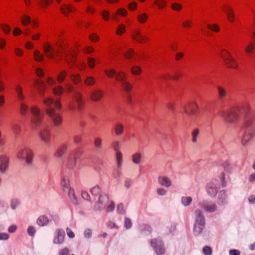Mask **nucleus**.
I'll return each instance as SVG.
<instances>
[{"mask_svg": "<svg viewBox=\"0 0 255 255\" xmlns=\"http://www.w3.org/2000/svg\"><path fill=\"white\" fill-rule=\"evenodd\" d=\"M218 98L221 101H223L227 96V92L226 90L221 86L217 87Z\"/></svg>", "mask_w": 255, "mask_h": 255, "instance_id": "27", "label": "nucleus"}, {"mask_svg": "<svg viewBox=\"0 0 255 255\" xmlns=\"http://www.w3.org/2000/svg\"><path fill=\"white\" fill-rule=\"evenodd\" d=\"M222 10L227 15L228 20L231 23L235 20V14L233 7L227 3L223 4L221 7Z\"/></svg>", "mask_w": 255, "mask_h": 255, "instance_id": "14", "label": "nucleus"}, {"mask_svg": "<svg viewBox=\"0 0 255 255\" xmlns=\"http://www.w3.org/2000/svg\"><path fill=\"white\" fill-rule=\"evenodd\" d=\"M65 237V232L63 230L60 229L56 230L55 235L53 240L54 244H59L64 242Z\"/></svg>", "mask_w": 255, "mask_h": 255, "instance_id": "22", "label": "nucleus"}, {"mask_svg": "<svg viewBox=\"0 0 255 255\" xmlns=\"http://www.w3.org/2000/svg\"><path fill=\"white\" fill-rule=\"evenodd\" d=\"M84 83L87 86H92L96 83L95 78L92 76H88L84 80Z\"/></svg>", "mask_w": 255, "mask_h": 255, "instance_id": "39", "label": "nucleus"}, {"mask_svg": "<svg viewBox=\"0 0 255 255\" xmlns=\"http://www.w3.org/2000/svg\"><path fill=\"white\" fill-rule=\"evenodd\" d=\"M41 140L46 144H49L51 141V134L47 129H43L39 133Z\"/></svg>", "mask_w": 255, "mask_h": 255, "instance_id": "20", "label": "nucleus"}, {"mask_svg": "<svg viewBox=\"0 0 255 255\" xmlns=\"http://www.w3.org/2000/svg\"><path fill=\"white\" fill-rule=\"evenodd\" d=\"M158 182L160 185L167 188L170 187L172 183L171 179L165 175L159 176L158 178Z\"/></svg>", "mask_w": 255, "mask_h": 255, "instance_id": "23", "label": "nucleus"}, {"mask_svg": "<svg viewBox=\"0 0 255 255\" xmlns=\"http://www.w3.org/2000/svg\"><path fill=\"white\" fill-rule=\"evenodd\" d=\"M67 72L66 70H62L58 74V76H57V81L59 83H61L62 82L66 76H67Z\"/></svg>", "mask_w": 255, "mask_h": 255, "instance_id": "48", "label": "nucleus"}, {"mask_svg": "<svg viewBox=\"0 0 255 255\" xmlns=\"http://www.w3.org/2000/svg\"><path fill=\"white\" fill-rule=\"evenodd\" d=\"M0 27L3 32L6 34H8L11 30L10 26L6 24H0Z\"/></svg>", "mask_w": 255, "mask_h": 255, "instance_id": "54", "label": "nucleus"}, {"mask_svg": "<svg viewBox=\"0 0 255 255\" xmlns=\"http://www.w3.org/2000/svg\"><path fill=\"white\" fill-rule=\"evenodd\" d=\"M34 86L38 90L40 95H43V90L45 89V84L43 81L41 80H36Z\"/></svg>", "mask_w": 255, "mask_h": 255, "instance_id": "26", "label": "nucleus"}, {"mask_svg": "<svg viewBox=\"0 0 255 255\" xmlns=\"http://www.w3.org/2000/svg\"><path fill=\"white\" fill-rule=\"evenodd\" d=\"M203 253L205 255H211L212 253L211 248L208 246H205L203 249Z\"/></svg>", "mask_w": 255, "mask_h": 255, "instance_id": "64", "label": "nucleus"}, {"mask_svg": "<svg viewBox=\"0 0 255 255\" xmlns=\"http://www.w3.org/2000/svg\"><path fill=\"white\" fill-rule=\"evenodd\" d=\"M72 98L74 101H70L67 105L69 110L75 111L77 108L79 111L82 110L85 104L82 100V95L78 92H75L72 96Z\"/></svg>", "mask_w": 255, "mask_h": 255, "instance_id": "6", "label": "nucleus"}, {"mask_svg": "<svg viewBox=\"0 0 255 255\" xmlns=\"http://www.w3.org/2000/svg\"><path fill=\"white\" fill-rule=\"evenodd\" d=\"M103 140L101 137H96L94 139V146L98 148H101L102 147Z\"/></svg>", "mask_w": 255, "mask_h": 255, "instance_id": "53", "label": "nucleus"}, {"mask_svg": "<svg viewBox=\"0 0 255 255\" xmlns=\"http://www.w3.org/2000/svg\"><path fill=\"white\" fill-rule=\"evenodd\" d=\"M67 191L68 192V195H69L70 198L73 201L76 200V197L75 195V192H74V190L73 189L69 188L68 189L66 190V191Z\"/></svg>", "mask_w": 255, "mask_h": 255, "instance_id": "58", "label": "nucleus"}, {"mask_svg": "<svg viewBox=\"0 0 255 255\" xmlns=\"http://www.w3.org/2000/svg\"><path fill=\"white\" fill-rule=\"evenodd\" d=\"M49 222L47 217L44 215L40 216L37 220V224L40 226L46 225Z\"/></svg>", "mask_w": 255, "mask_h": 255, "instance_id": "37", "label": "nucleus"}, {"mask_svg": "<svg viewBox=\"0 0 255 255\" xmlns=\"http://www.w3.org/2000/svg\"><path fill=\"white\" fill-rule=\"evenodd\" d=\"M9 159L5 155L0 156V171L3 172L7 168L8 165Z\"/></svg>", "mask_w": 255, "mask_h": 255, "instance_id": "25", "label": "nucleus"}, {"mask_svg": "<svg viewBox=\"0 0 255 255\" xmlns=\"http://www.w3.org/2000/svg\"><path fill=\"white\" fill-rule=\"evenodd\" d=\"M16 156L18 159L24 160L27 164H29L32 161L33 153L31 149L25 147L19 150Z\"/></svg>", "mask_w": 255, "mask_h": 255, "instance_id": "9", "label": "nucleus"}, {"mask_svg": "<svg viewBox=\"0 0 255 255\" xmlns=\"http://www.w3.org/2000/svg\"><path fill=\"white\" fill-rule=\"evenodd\" d=\"M137 7V3L135 1H132L128 4V9L130 11H134Z\"/></svg>", "mask_w": 255, "mask_h": 255, "instance_id": "61", "label": "nucleus"}, {"mask_svg": "<svg viewBox=\"0 0 255 255\" xmlns=\"http://www.w3.org/2000/svg\"><path fill=\"white\" fill-rule=\"evenodd\" d=\"M34 60L37 62H42L43 61L44 56L43 54L40 53L38 50H35L34 51Z\"/></svg>", "mask_w": 255, "mask_h": 255, "instance_id": "38", "label": "nucleus"}, {"mask_svg": "<svg viewBox=\"0 0 255 255\" xmlns=\"http://www.w3.org/2000/svg\"><path fill=\"white\" fill-rule=\"evenodd\" d=\"M30 112L31 114L30 121L32 127L34 128H39L43 122L44 117L43 113L38 107L35 106H33L30 108Z\"/></svg>", "mask_w": 255, "mask_h": 255, "instance_id": "5", "label": "nucleus"}, {"mask_svg": "<svg viewBox=\"0 0 255 255\" xmlns=\"http://www.w3.org/2000/svg\"><path fill=\"white\" fill-rule=\"evenodd\" d=\"M104 97V91L102 90L96 89L93 91L90 96L91 100L93 102H98Z\"/></svg>", "mask_w": 255, "mask_h": 255, "instance_id": "21", "label": "nucleus"}, {"mask_svg": "<svg viewBox=\"0 0 255 255\" xmlns=\"http://www.w3.org/2000/svg\"><path fill=\"white\" fill-rule=\"evenodd\" d=\"M207 27L208 29L215 32H218L220 30V27L216 23L208 24Z\"/></svg>", "mask_w": 255, "mask_h": 255, "instance_id": "47", "label": "nucleus"}, {"mask_svg": "<svg viewBox=\"0 0 255 255\" xmlns=\"http://www.w3.org/2000/svg\"><path fill=\"white\" fill-rule=\"evenodd\" d=\"M182 5L181 4L177 2H173L171 4V8L172 10L179 11L182 9Z\"/></svg>", "mask_w": 255, "mask_h": 255, "instance_id": "52", "label": "nucleus"}, {"mask_svg": "<svg viewBox=\"0 0 255 255\" xmlns=\"http://www.w3.org/2000/svg\"><path fill=\"white\" fill-rule=\"evenodd\" d=\"M132 37L133 39L137 41L139 43H143L145 42L147 37L142 35L139 30H136L133 31Z\"/></svg>", "mask_w": 255, "mask_h": 255, "instance_id": "24", "label": "nucleus"}, {"mask_svg": "<svg viewBox=\"0 0 255 255\" xmlns=\"http://www.w3.org/2000/svg\"><path fill=\"white\" fill-rule=\"evenodd\" d=\"M29 110V107L27 105L24 103L20 104V113L22 116H25Z\"/></svg>", "mask_w": 255, "mask_h": 255, "instance_id": "43", "label": "nucleus"}, {"mask_svg": "<svg viewBox=\"0 0 255 255\" xmlns=\"http://www.w3.org/2000/svg\"><path fill=\"white\" fill-rule=\"evenodd\" d=\"M182 26L186 29H189L192 27L193 25V20L191 17H186L185 18L182 23H181Z\"/></svg>", "mask_w": 255, "mask_h": 255, "instance_id": "35", "label": "nucleus"}, {"mask_svg": "<svg viewBox=\"0 0 255 255\" xmlns=\"http://www.w3.org/2000/svg\"><path fill=\"white\" fill-rule=\"evenodd\" d=\"M104 72L109 78H113L115 76L116 80L121 84L123 89L127 92H129L131 90L132 86L127 82V74L125 72L120 71L117 73L114 69L105 70Z\"/></svg>", "mask_w": 255, "mask_h": 255, "instance_id": "3", "label": "nucleus"}, {"mask_svg": "<svg viewBox=\"0 0 255 255\" xmlns=\"http://www.w3.org/2000/svg\"><path fill=\"white\" fill-rule=\"evenodd\" d=\"M126 25L123 23H121L117 27L116 34L119 35H121L126 32Z\"/></svg>", "mask_w": 255, "mask_h": 255, "instance_id": "45", "label": "nucleus"}, {"mask_svg": "<svg viewBox=\"0 0 255 255\" xmlns=\"http://www.w3.org/2000/svg\"><path fill=\"white\" fill-rule=\"evenodd\" d=\"M11 128L13 132L15 134H19L21 131L20 126L17 124H13Z\"/></svg>", "mask_w": 255, "mask_h": 255, "instance_id": "56", "label": "nucleus"}, {"mask_svg": "<svg viewBox=\"0 0 255 255\" xmlns=\"http://www.w3.org/2000/svg\"><path fill=\"white\" fill-rule=\"evenodd\" d=\"M255 135L254 131L252 129H245L241 139V143L244 147H246L251 141Z\"/></svg>", "mask_w": 255, "mask_h": 255, "instance_id": "13", "label": "nucleus"}, {"mask_svg": "<svg viewBox=\"0 0 255 255\" xmlns=\"http://www.w3.org/2000/svg\"><path fill=\"white\" fill-rule=\"evenodd\" d=\"M152 3L153 4L156 6L159 9H164L167 5L166 0H154Z\"/></svg>", "mask_w": 255, "mask_h": 255, "instance_id": "29", "label": "nucleus"}, {"mask_svg": "<svg viewBox=\"0 0 255 255\" xmlns=\"http://www.w3.org/2000/svg\"><path fill=\"white\" fill-rule=\"evenodd\" d=\"M95 59L93 57H88L87 58V62L89 67L91 69H93L95 66Z\"/></svg>", "mask_w": 255, "mask_h": 255, "instance_id": "55", "label": "nucleus"}, {"mask_svg": "<svg viewBox=\"0 0 255 255\" xmlns=\"http://www.w3.org/2000/svg\"><path fill=\"white\" fill-rule=\"evenodd\" d=\"M141 71V68L138 66H133L131 68V72L132 74L139 75Z\"/></svg>", "mask_w": 255, "mask_h": 255, "instance_id": "49", "label": "nucleus"}, {"mask_svg": "<svg viewBox=\"0 0 255 255\" xmlns=\"http://www.w3.org/2000/svg\"><path fill=\"white\" fill-rule=\"evenodd\" d=\"M243 128L245 129H252L254 131L255 129V117L252 114L246 116L243 124Z\"/></svg>", "mask_w": 255, "mask_h": 255, "instance_id": "16", "label": "nucleus"}, {"mask_svg": "<svg viewBox=\"0 0 255 255\" xmlns=\"http://www.w3.org/2000/svg\"><path fill=\"white\" fill-rule=\"evenodd\" d=\"M43 103L46 107V114L49 116L53 121L55 126H59L62 123V117L58 114H56L53 107L57 110H60L61 109V104L59 100L54 101L51 97L46 98L43 101Z\"/></svg>", "mask_w": 255, "mask_h": 255, "instance_id": "2", "label": "nucleus"}, {"mask_svg": "<svg viewBox=\"0 0 255 255\" xmlns=\"http://www.w3.org/2000/svg\"><path fill=\"white\" fill-rule=\"evenodd\" d=\"M221 56L223 59L225 64L230 68L236 69L238 67V64L232 56L230 52L225 49L221 51Z\"/></svg>", "mask_w": 255, "mask_h": 255, "instance_id": "10", "label": "nucleus"}, {"mask_svg": "<svg viewBox=\"0 0 255 255\" xmlns=\"http://www.w3.org/2000/svg\"><path fill=\"white\" fill-rule=\"evenodd\" d=\"M42 48L47 58L58 61L64 56L69 68L73 69L76 61L77 47H69L66 43H62L59 39L55 45H52L49 42H44Z\"/></svg>", "mask_w": 255, "mask_h": 255, "instance_id": "1", "label": "nucleus"}, {"mask_svg": "<svg viewBox=\"0 0 255 255\" xmlns=\"http://www.w3.org/2000/svg\"><path fill=\"white\" fill-rule=\"evenodd\" d=\"M120 145V142L119 141H114L112 143V144H111L112 147L116 151V153L117 152V151H119Z\"/></svg>", "mask_w": 255, "mask_h": 255, "instance_id": "57", "label": "nucleus"}, {"mask_svg": "<svg viewBox=\"0 0 255 255\" xmlns=\"http://www.w3.org/2000/svg\"><path fill=\"white\" fill-rule=\"evenodd\" d=\"M59 9L61 12L65 16H68L69 14L71 12H74L76 11V7L69 4H63L60 7Z\"/></svg>", "mask_w": 255, "mask_h": 255, "instance_id": "19", "label": "nucleus"}, {"mask_svg": "<svg viewBox=\"0 0 255 255\" xmlns=\"http://www.w3.org/2000/svg\"><path fill=\"white\" fill-rule=\"evenodd\" d=\"M82 153L80 149H76L70 153L67 162L69 168L72 169L75 166L77 160L81 156Z\"/></svg>", "mask_w": 255, "mask_h": 255, "instance_id": "11", "label": "nucleus"}, {"mask_svg": "<svg viewBox=\"0 0 255 255\" xmlns=\"http://www.w3.org/2000/svg\"><path fill=\"white\" fill-rule=\"evenodd\" d=\"M200 134V130L198 128L194 129L192 132V141L193 143L197 142V137Z\"/></svg>", "mask_w": 255, "mask_h": 255, "instance_id": "44", "label": "nucleus"}, {"mask_svg": "<svg viewBox=\"0 0 255 255\" xmlns=\"http://www.w3.org/2000/svg\"><path fill=\"white\" fill-rule=\"evenodd\" d=\"M220 188V184L217 181H212L206 185V190L208 194L211 196H215Z\"/></svg>", "mask_w": 255, "mask_h": 255, "instance_id": "17", "label": "nucleus"}, {"mask_svg": "<svg viewBox=\"0 0 255 255\" xmlns=\"http://www.w3.org/2000/svg\"><path fill=\"white\" fill-rule=\"evenodd\" d=\"M101 15L104 20L108 21L110 17V14L108 11L107 10H103L101 12Z\"/></svg>", "mask_w": 255, "mask_h": 255, "instance_id": "62", "label": "nucleus"}, {"mask_svg": "<svg viewBox=\"0 0 255 255\" xmlns=\"http://www.w3.org/2000/svg\"><path fill=\"white\" fill-rule=\"evenodd\" d=\"M116 160L118 169H121L123 163V155L121 151H117L116 153Z\"/></svg>", "mask_w": 255, "mask_h": 255, "instance_id": "30", "label": "nucleus"}, {"mask_svg": "<svg viewBox=\"0 0 255 255\" xmlns=\"http://www.w3.org/2000/svg\"><path fill=\"white\" fill-rule=\"evenodd\" d=\"M53 94L55 95L60 96L64 92V88L61 86H57L53 89Z\"/></svg>", "mask_w": 255, "mask_h": 255, "instance_id": "51", "label": "nucleus"}, {"mask_svg": "<svg viewBox=\"0 0 255 255\" xmlns=\"http://www.w3.org/2000/svg\"><path fill=\"white\" fill-rule=\"evenodd\" d=\"M142 154L140 152L134 153L131 155V161L135 164H139L141 162Z\"/></svg>", "mask_w": 255, "mask_h": 255, "instance_id": "32", "label": "nucleus"}, {"mask_svg": "<svg viewBox=\"0 0 255 255\" xmlns=\"http://www.w3.org/2000/svg\"><path fill=\"white\" fill-rule=\"evenodd\" d=\"M150 245L154 249L157 255H162L165 253L164 244L161 240L159 239H153L150 241Z\"/></svg>", "mask_w": 255, "mask_h": 255, "instance_id": "12", "label": "nucleus"}, {"mask_svg": "<svg viewBox=\"0 0 255 255\" xmlns=\"http://www.w3.org/2000/svg\"><path fill=\"white\" fill-rule=\"evenodd\" d=\"M70 79L75 84H78L81 81V75L79 74H72L70 75Z\"/></svg>", "mask_w": 255, "mask_h": 255, "instance_id": "46", "label": "nucleus"}, {"mask_svg": "<svg viewBox=\"0 0 255 255\" xmlns=\"http://www.w3.org/2000/svg\"><path fill=\"white\" fill-rule=\"evenodd\" d=\"M52 2L53 0H39L37 3L40 8L43 10L50 5Z\"/></svg>", "mask_w": 255, "mask_h": 255, "instance_id": "34", "label": "nucleus"}, {"mask_svg": "<svg viewBox=\"0 0 255 255\" xmlns=\"http://www.w3.org/2000/svg\"><path fill=\"white\" fill-rule=\"evenodd\" d=\"M226 196H227L224 191H222L220 192L218 195V204L220 205H223L224 203H225Z\"/></svg>", "mask_w": 255, "mask_h": 255, "instance_id": "42", "label": "nucleus"}, {"mask_svg": "<svg viewBox=\"0 0 255 255\" xmlns=\"http://www.w3.org/2000/svg\"><path fill=\"white\" fill-rule=\"evenodd\" d=\"M219 115L226 123L230 124L235 123L239 118V114L235 109L221 111Z\"/></svg>", "mask_w": 255, "mask_h": 255, "instance_id": "7", "label": "nucleus"}, {"mask_svg": "<svg viewBox=\"0 0 255 255\" xmlns=\"http://www.w3.org/2000/svg\"><path fill=\"white\" fill-rule=\"evenodd\" d=\"M109 202V196L105 194H101L94 208L96 210H101L106 208L107 212H112L115 208V204L113 201H111L109 204H108Z\"/></svg>", "mask_w": 255, "mask_h": 255, "instance_id": "4", "label": "nucleus"}, {"mask_svg": "<svg viewBox=\"0 0 255 255\" xmlns=\"http://www.w3.org/2000/svg\"><path fill=\"white\" fill-rule=\"evenodd\" d=\"M192 201V198L191 197H183L181 199L182 204L187 206L189 205Z\"/></svg>", "mask_w": 255, "mask_h": 255, "instance_id": "50", "label": "nucleus"}, {"mask_svg": "<svg viewBox=\"0 0 255 255\" xmlns=\"http://www.w3.org/2000/svg\"><path fill=\"white\" fill-rule=\"evenodd\" d=\"M68 148L66 144H63L60 146L55 153V155L57 157H61L63 156L67 151Z\"/></svg>", "mask_w": 255, "mask_h": 255, "instance_id": "31", "label": "nucleus"}, {"mask_svg": "<svg viewBox=\"0 0 255 255\" xmlns=\"http://www.w3.org/2000/svg\"><path fill=\"white\" fill-rule=\"evenodd\" d=\"M61 186L63 188V190L64 191H66L67 189H68L70 185V181L68 177H64L61 182Z\"/></svg>", "mask_w": 255, "mask_h": 255, "instance_id": "40", "label": "nucleus"}, {"mask_svg": "<svg viewBox=\"0 0 255 255\" xmlns=\"http://www.w3.org/2000/svg\"><path fill=\"white\" fill-rule=\"evenodd\" d=\"M101 191V189L99 186H96L91 188L90 192L93 195H98Z\"/></svg>", "mask_w": 255, "mask_h": 255, "instance_id": "60", "label": "nucleus"}, {"mask_svg": "<svg viewBox=\"0 0 255 255\" xmlns=\"http://www.w3.org/2000/svg\"><path fill=\"white\" fill-rule=\"evenodd\" d=\"M125 128L124 125L121 123H117L114 127V131L115 134L117 136H121L124 133Z\"/></svg>", "mask_w": 255, "mask_h": 255, "instance_id": "28", "label": "nucleus"}, {"mask_svg": "<svg viewBox=\"0 0 255 255\" xmlns=\"http://www.w3.org/2000/svg\"><path fill=\"white\" fill-rule=\"evenodd\" d=\"M148 19V15L147 13L142 12L139 13L137 16V19L140 24L145 23Z\"/></svg>", "mask_w": 255, "mask_h": 255, "instance_id": "36", "label": "nucleus"}, {"mask_svg": "<svg viewBox=\"0 0 255 255\" xmlns=\"http://www.w3.org/2000/svg\"><path fill=\"white\" fill-rule=\"evenodd\" d=\"M254 47V44L253 42H250L245 47V51L247 54H250L252 52Z\"/></svg>", "mask_w": 255, "mask_h": 255, "instance_id": "59", "label": "nucleus"}, {"mask_svg": "<svg viewBox=\"0 0 255 255\" xmlns=\"http://www.w3.org/2000/svg\"><path fill=\"white\" fill-rule=\"evenodd\" d=\"M195 222L194 228V233L196 235L200 234L205 226L204 217L201 211L197 209L195 211Z\"/></svg>", "mask_w": 255, "mask_h": 255, "instance_id": "8", "label": "nucleus"}, {"mask_svg": "<svg viewBox=\"0 0 255 255\" xmlns=\"http://www.w3.org/2000/svg\"><path fill=\"white\" fill-rule=\"evenodd\" d=\"M15 91L17 95V98L20 101H23L25 96L23 94L22 87L20 85H17L15 87Z\"/></svg>", "mask_w": 255, "mask_h": 255, "instance_id": "33", "label": "nucleus"}, {"mask_svg": "<svg viewBox=\"0 0 255 255\" xmlns=\"http://www.w3.org/2000/svg\"><path fill=\"white\" fill-rule=\"evenodd\" d=\"M185 113L188 116H193L196 114L198 106L196 102H189L184 108Z\"/></svg>", "mask_w": 255, "mask_h": 255, "instance_id": "15", "label": "nucleus"}, {"mask_svg": "<svg viewBox=\"0 0 255 255\" xmlns=\"http://www.w3.org/2000/svg\"><path fill=\"white\" fill-rule=\"evenodd\" d=\"M31 22V18L26 14H23L21 17V22L23 26H27Z\"/></svg>", "mask_w": 255, "mask_h": 255, "instance_id": "41", "label": "nucleus"}, {"mask_svg": "<svg viewBox=\"0 0 255 255\" xmlns=\"http://www.w3.org/2000/svg\"><path fill=\"white\" fill-rule=\"evenodd\" d=\"M134 54V52L132 49H128V51L125 52L124 54L125 57L127 59H129L132 57Z\"/></svg>", "mask_w": 255, "mask_h": 255, "instance_id": "63", "label": "nucleus"}, {"mask_svg": "<svg viewBox=\"0 0 255 255\" xmlns=\"http://www.w3.org/2000/svg\"><path fill=\"white\" fill-rule=\"evenodd\" d=\"M199 205L201 208L208 212H215L217 209V206L215 203L207 201L200 203Z\"/></svg>", "mask_w": 255, "mask_h": 255, "instance_id": "18", "label": "nucleus"}]
</instances>
